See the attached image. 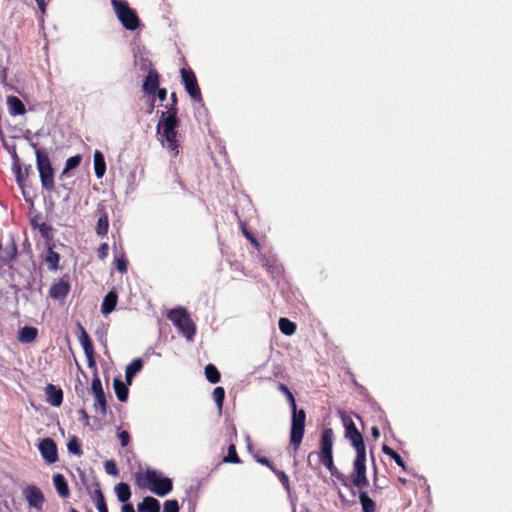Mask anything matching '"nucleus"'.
<instances>
[{
  "instance_id": "58836bf2",
  "label": "nucleus",
  "mask_w": 512,
  "mask_h": 512,
  "mask_svg": "<svg viewBox=\"0 0 512 512\" xmlns=\"http://www.w3.org/2000/svg\"><path fill=\"white\" fill-rule=\"evenodd\" d=\"M240 461L241 460L236 451V446L234 444H230L228 446L227 455L223 458V462L238 464V463H240Z\"/></svg>"
},
{
  "instance_id": "2f4dec72",
  "label": "nucleus",
  "mask_w": 512,
  "mask_h": 512,
  "mask_svg": "<svg viewBox=\"0 0 512 512\" xmlns=\"http://www.w3.org/2000/svg\"><path fill=\"white\" fill-rule=\"evenodd\" d=\"M280 331L287 336H291L296 331V324L290 321L288 318H280L278 322Z\"/></svg>"
},
{
  "instance_id": "052dcab7",
  "label": "nucleus",
  "mask_w": 512,
  "mask_h": 512,
  "mask_svg": "<svg viewBox=\"0 0 512 512\" xmlns=\"http://www.w3.org/2000/svg\"><path fill=\"white\" fill-rule=\"evenodd\" d=\"M35 1L37 2L38 7L40 8V10L42 12H44L45 11V7H46L45 1L44 0H35Z\"/></svg>"
},
{
  "instance_id": "a211bd4d",
  "label": "nucleus",
  "mask_w": 512,
  "mask_h": 512,
  "mask_svg": "<svg viewBox=\"0 0 512 512\" xmlns=\"http://www.w3.org/2000/svg\"><path fill=\"white\" fill-rule=\"evenodd\" d=\"M69 290V283L67 281L60 280L51 286L49 295L53 299H61L67 296Z\"/></svg>"
},
{
  "instance_id": "5701e85b",
  "label": "nucleus",
  "mask_w": 512,
  "mask_h": 512,
  "mask_svg": "<svg viewBox=\"0 0 512 512\" xmlns=\"http://www.w3.org/2000/svg\"><path fill=\"white\" fill-rule=\"evenodd\" d=\"M7 106L9 109V113L12 116L23 115L26 111L22 101L14 95H10L7 97Z\"/></svg>"
},
{
  "instance_id": "e433bc0d",
  "label": "nucleus",
  "mask_w": 512,
  "mask_h": 512,
  "mask_svg": "<svg viewBox=\"0 0 512 512\" xmlns=\"http://www.w3.org/2000/svg\"><path fill=\"white\" fill-rule=\"evenodd\" d=\"M59 259V253L53 251L51 248L47 251L46 262L48 264L49 270L54 271L58 268Z\"/></svg>"
},
{
  "instance_id": "393cba45",
  "label": "nucleus",
  "mask_w": 512,
  "mask_h": 512,
  "mask_svg": "<svg viewBox=\"0 0 512 512\" xmlns=\"http://www.w3.org/2000/svg\"><path fill=\"white\" fill-rule=\"evenodd\" d=\"M93 161H94L95 176L98 179H100L105 175V172H106V162H105L104 155L99 150H96L94 152Z\"/></svg>"
},
{
  "instance_id": "c85d7f7f",
  "label": "nucleus",
  "mask_w": 512,
  "mask_h": 512,
  "mask_svg": "<svg viewBox=\"0 0 512 512\" xmlns=\"http://www.w3.org/2000/svg\"><path fill=\"white\" fill-rule=\"evenodd\" d=\"M0 258L5 264L12 262L17 256V248L14 243L7 245L5 248H0Z\"/></svg>"
},
{
  "instance_id": "f8f14e48",
  "label": "nucleus",
  "mask_w": 512,
  "mask_h": 512,
  "mask_svg": "<svg viewBox=\"0 0 512 512\" xmlns=\"http://www.w3.org/2000/svg\"><path fill=\"white\" fill-rule=\"evenodd\" d=\"M97 214L99 215L95 232L98 236L104 237L108 233L109 229V218H108V212L106 211V205L104 202H100L97 205Z\"/></svg>"
},
{
  "instance_id": "7c9ffc66",
  "label": "nucleus",
  "mask_w": 512,
  "mask_h": 512,
  "mask_svg": "<svg viewBox=\"0 0 512 512\" xmlns=\"http://www.w3.org/2000/svg\"><path fill=\"white\" fill-rule=\"evenodd\" d=\"M341 419L343 426L345 427V437L357 436L361 434L349 416L342 414Z\"/></svg>"
},
{
  "instance_id": "b1692460",
  "label": "nucleus",
  "mask_w": 512,
  "mask_h": 512,
  "mask_svg": "<svg viewBox=\"0 0 512 512\" xmlns=\"http://www.w3.org/2000/svg\"><path fill=\"white\" fill-rule=\"evenodd\" d=\"M263 266L267 269L273 279L280 276L282 267L273 256L263 257Z\"/></svg>"
},
{
  "instance_id": "20e7f679",
  "label": "nucleus",
  "mask_w": 512,
  "mask_h": 512,
  "mask_svg": "<svg viewBox=\"0 0 512 512\" xmlns=\"http://www.w3.org/2000/svg\"><path fill=\"white\" fill-rule=\"evenodd\" d=\"M289 405L291 408V428L290 443L294 450H298L305 432L306 413L303 409H297L296 400L293 395H289Z\"/></svg>"
},
{
  "instance_id": "0e129e2a",
  "label": "nucleus",
  "mask_w": 512,
  "mask_h": 512,
  "mask_svg": "<svg viewBox=\"0 0 512 512\" xmlns=\"http://www.w3.org/2000/svg\"><path fill=\"white\" fill-rule=\"evenodd\" d=\"M46 229H48L47 225L42 224V226L40 227V231L43 233L44 231H46Z\"/></svg>"
},
{
  "instance_id": "680f3d73",
  "label": "nucleus",
  "mask_w": 512,
  "mask_h": 512,
  "mask_svg": "<svg viewBox=\"0 0 512 512\" xmlns=\"http://www.w3.org/2000/svg\"><path fill=\"white\" fill-rule=\"evenodd\" d=\"M153 109H154V99H152L147 112L152 113Z\"/></svg>"
},
{
  "instance_id": "e2e57ef3",
  "label": "nucleus",
  "mask_w": 512,
  "mask_h": 512,
  "mask_svg": "<svg viewBox=\"0 0 512 512\" xmlns=\"http://www.w3.org/2000/svg\"><path fill=\"white\" fill-rule=\"evenodd\" d=\"M314 454H315L314 452L309 453L308 458H307L309 464L311 463V459L314 456Z\"/></svg>"
},
{
  "instance_id": "7ed1b4c3",
  "label": "nucleus",
  "mask_w": 512,
  "mask_h": 512,
  "mask_svg": "<svg viewBox=\"0 0 512 512\" xmlns=\"http://www.w3.org/2000/svg\"><path fill=\"white\" fill-rule=\"evenodd\" d=\"M356 451V457L353 462V472L351 474V483L359 489L368 486L369 482L366 476V447L362 434L346 437Z\"/></svg>"
},
{
  "instance_id": "69168bd1",
  "label": "nucleus",
  "mask_w": 512,
  "mask_h": 512,
  "mask_svg": "<svg viewBox=\"0 0 512 512\" xmlns=\"http://www.w3.org/2000/svg\"><path fill=\"white\" fill-rule=\"evenodd\" d=\"M399 481H400L401 483H403V484H405V483H406V479H405V478H399Z\"/></svg>"
},
{
  "instance_id": "338daca9",
  "label": "nucleus",
  "mask_w": 512,
  "mask_h": 512,
  "mask_svg": "<svg viewBox=\"0 0 512 512\" xmlns=\"http://www.w3.org/2000/svg\"><path fill=\"white\" fill-rule=\"evenodd\" d=\"M31 146L34 148L35 151H36V149H38L36 143H31Z\"/></svg>"
},
{
  "instance_id": "aec40b11",
  "label": "nucleus",
  "mask_w": 512,
  "mask_h": 512,
  "mask_svg": "<svg viewBox=\"0 0 512 512\" xmlns=\"http://www.w3.org/2000/svg\"><path fill=\"white\" fill-rule=\"evenodd\" d=\"M53 484L61 498H67L70 495V489L65 477L62 474L53 475Z\"/></svg>"
},
{
  "instance_id": "2eb2a0df",
  "label": "nucleus",
  "mask_w": 512,
  "mask_h": 512,
  "mask_svg": "<svg viewBox=\"0 0 512 512\" xmlns=\"http://www.w3.org/2000/svg\"><path fill=\"white\" fill-rule=\"evenodd\" d=\"M45 394H46V400L50 405H52L54 407H58L62 404L63 392H62L61 388H59L53 384H48L45 388Z\"/></svg>"
},
{
  "instance_id": "774afa93",
  "label": "nucleus",
  "mask_w": 512,
  "mask_h": 512,
  "mask_svg": "<svg viewBox=\"0 0 512 512\" xmlns=\"http://www.w3.org/2000/svg\"><path fill=\"white\" fill-rule=\"evenodd\" d=\"M70 512H79V511H77V510H76V509H74V508H71V509H70Z\"/></svg>"
},
{
  "instance_id": "dca6fc26",
  "label": "nucleus",
  "mask_w": 512,
  "mask_h": 512,
  "mask_svg": "<svg viewBox=\"0 0 512 512\" xmlns=\"http://www.w3.org/2000/svg\"><path fill=\"white\" fill-rule=\"evenodd\" d=\"M146 94H153L159 88V74L155 69H150L142 85Z\"/></svg>"
},
{
  "instance_id": "4468645a",
  "label": "nucleus",
  "mask_w": 512,
  "mask_h": 512,
  "mask_svg": "<svg viewBox=\"0 0 512 512\" xmlns=\"http://www.w3.org/2000/svg\"><path fill=\"white\" fill-rule=\"evenodd\" d=\"M333 430L326 428L323 430L320 438V452L318 456L332 455L333 454Z\"/></svg>"
},
{
  "instance_id": "f03ea898",
  "label": "nucleus",
  "mask_w": 512,
  "mask_h": 512,
  "mask_svg": "<svg viewBox=\"0 0 512 512\" xmlns=\"http://www.w3.org/2000/svg\"><path fill=\"white\" fill-rule=\"evenodd\" d=\"M135 480L139 487L147 488L159 497L168 495L173 489L172 479L151 468H147L144 474L140 471L136 472Z\"/></svg>"
},
{
  "instance_id": "ea45409f",
  "label": "nucleus",
  "mask_w": 512,
  "mask_h": 512,
  "mask_svg": "<svg viewBox=\"0 0 512 512\" xmlns=\"http://www.w3.org/2000/svg\"><path fill=\"white\" fill-rule=\"evenodd\" d=\"M95 505L98 512H108V507L105 501L104 494L100 489L95 491Z\"/></svg>"
},
{
  "instance_id": "6ab92c4d",
  "label": "nucleus",
  "mask_w": 512,
  "mask_h": 512,
  "mask_svg": "<svg viewBox=\"0 0 512 512\" xmlns=\"http://www.w3.org/2000/svg\"><path fill=\"white\" fill-rule=\"evenodd\" d=\"M144 366V362L141 358H135L125 369V381L128 384H132L133 378L139 373Z\"/></svg>"
},
{
  "instance_id": "603ef678",
  "label": "nucleus",
  "mask_w": 512,
  "mask_h": 512,
  "mask_svg": "<svg viewBox=\"0 0 512 512\" xmlns=\"http://www.w3.org/2000/svg\"><path fill=\"white\" fill-rule=\"evenodd\" d=\"M79 420L82 421L85 425H89V415L84 409H80L79 412Z\"/></svg>"
},
{
  "instance_id": "c756f323",
  "label": "nucleus",
  "mask_w": 512,
  "mask_h": 512,
  "mask_svg": "<svg viewBox=\"0 0 512 512\" xmlns=\"http://www.w3.org/2000/svg\"><path fill=\"white\" fill-rule=\"evenodd\" d=\"M359 502L363 512H375L376 504L372 500L366 491H360Z\"/></svg>"
},
{
  "instance_id": "9d476101",
  "label": "nucleus",
  "mask_w": 512,
  "mask_h": 512,
  "mask_svg": "<svg viewBox=\"0 0 512 512\" xmlns=\"http://www.w3.org/2000/svg\"><path fill=\"white\" fill-rule=\"evenodd\" d=\"M38 449L47 463L53 464L58 460L57 445L52 438L47 437L42 439L38 444Z\"/></svg>"
},
{
  "instance_id": "3c124183",
  "label": "nucleus",
  "mask_w": 512,
  "mask_h": 512,
  "mask_svg": "<svg viewBox=\"0 0 512 512\" xmlns=\"http://www.w3.org/2000/svg\"><path fill=\"white\" fill-rule=\"evenodd\" d=\"M244 236L256 247H259V242L253 237L244 227L242 228Z\"/></svg>"
},
{
  "instance_id": "c9c22d12",
  "label": "nucleus",
  "mask_w": 512,
  "mask_h": 512,
  "mask_svg": "<svg viewBox=\"0 0 512 512\" xmlns=\"http://www.w3.org/2000/svg\"><path fill=\"white\" fill-rule=\"evenodd\" d=\"M382 452L385 455L390 456L395 461V463L398 466H400L403 470H406L405 463L399 453H397L395 450H393L391 447L387 445L382 446Z\"/></svg>"
},
{
  "instance_id": "412c9836",
  "label": "nucleus",
  "mask_w": 512,
  "mask_h": 512,
  "mask_svg": "<svg viewBox=\"0 0 512 512\" xmlns=\"http://www.w3.org/2000/svg\"><path fill=\"white\" fill-rule=\"evenodd\" d=\"M138 512H160L159 501L152 497L146 496L141 503L137 505Z\"/></svg>"
},
{
  "instance_id": "13d9d810",
  "label": "nucleus",
  "mask_w": 512,
  "mask_h": 512,
  "mask_svg": "<svg viewBox=\"0 0 512 512\" xmlns=\"http://www.w3.org/2000/svg\"><path fill=\"white\" fill-rule=\"evenodd\" d=\"M168 108L178 109L177 108V96H176V93H174V92L171 94V105Z\"/></svg>"
},
{
  "instance_id": "09e8293b",
  "label": "nucleus",
  "mask_w": 512,
  "mask_h": 512,
  "mask_svg": "<svg viewBox=\"0 0 512 512\" xmlns=\"http://www.w3.org/2000/svg\"><path fill=\"white\" fill-rule=\"evenodd\" d=\"M117 437L120 440L121 446L126 447L130 442V435L127 431H118Z\"/></svg>"
},
{
  "instance_id": "bf43d9fd",
  "label": "nucleus",
  "mask_w": 512,
  "mask_h": 512,
  "mask_svg": "<svg viewBox=\"0 0 512 512\" xmlns=\"http://www.w3.org/2000/svg\"><path fill=\"white\" fill-rule=\"evenodd\" d=\"M371 434H372L374 439H378L380 437V431H379L378 427L373 426L371 428Z\"/></svg>"
},
{
  "instance_id": "4d7b16f0",
  "label": "nucleus",
  "mask_w": 512,
  "mask_h": 512,
  "mask_svg": "<svg viewBox=\"0 0 512 512\" xmlns=\"http://www.w3.org/2000/svg\"><path fill=\"white\" fill-rule=\"evenodd\" d=\"M122 512H135L134 507L131 503H123Z\"/></svg>"
},
{
  "instance_id": "a18cd8bd",
  "label": "nucleus",
  "mask_w": 512,
  "mask_h": 512,
  "mask_svg": "<svg viewBox=\"0 0 512 512\" xmlns=\"http://www.w3.org/2000/svg\"><path fill=\"white\" fill-rule=\"evenodd\" d=\"M163 512H179L177 500H166L163 505Z\"/></svg>"
},
{
  "instance_id": "bb28decb",
  "label": "nucleus",
  "mask_w": 512,
  "mask_h": 512,
  "mask_svg": "<svg viewBox=\"0 0 512 512\" xmlns=\"http://www.w3.org/2000/svg\"><path fill=\"white\" fill-rule=\"evenodd\" d=\"M115 493L118 500L122 503H128L131 497V489L127 483L121 482L115 486Z\"/></svg>"
},
{
  "instance_id": "4c0bfd02",
  "label": "nucleus",
  "mask_w": 512,
  "mask_h": 512,
  "mask_svg": "<svg viewBox=\"0 0 512 512\" xmlns=\"http://www.w3.org/2000/svg\"><path fill=\"white\" fill-rule=\"evenodd\" d=\"M67 449L69 453L77 456H81L83 454L81 444L79 442V439L76 436H72L68 443H67Z\"/></svg>"
},
{
  "instance_id": "37998d69",
  "label": "nucleus",
  "mask_w": 512,
  "mask_h": 512,
  "mask_svg": "<svg viewBox=\"0 0 512 512\" xmlns=\"http://www.w3.org/2000/svg\"><path fill=\"white\" fill-rule=\"evenodd\" d=\"M13 172L15 174L17 183L21 185L23 183V181L25 180V177L22 173L21 166L18 163V157L16 155H15V159L13 162Z\"/></svg>"
},
{
  "instance_id": "864d4df0",
  "label": "nucleus",
  "mask_w": 512,
  "mask_h": 512,
  "mask_svg": "<svg viewBox=\"0 0 512 512\" xmlns=\"http://www.w3.org/2000/svg\"><path fill=\"white\" fill-rule=\"evenodd\" d=\"M256 460L258 463L269 467L272 471L275 469L272 462L267 457H257Z\"/></svg>"
},
{
  "instance_id": "5fc2aeb1",
  "label": "nucleus",
  "mask_w": 512,
  "mask_h": 512,
  "mask_svg": "<svg viewBox=\"0 0 512 512\" xmlns=\"http://www.w3.org/2000/svg\"><path fill=\"white\" fill-rule=\"evenodd\" d=\"M278 390L285 395V399H287L288 401H289V395H293L292 392L289 390V388L285 384L280 383L278 385Z\"/></svg>"
},
{
  "instance_id": "72a5a7b5",
  "label": "nucleus",
  "mask_w": 512,
  "mask_h": 512,
  "mask_svg": "<svg viewBox=\"0 0 512 512\" xmlns=\"http://www.w3.org/2000/svg\"><path fill=\"white\" fill-rule=\"evenodd\" d=\"M205 376L206 379L212 384H216L220 381V373L217 367L213 364H207L205 366Z\"/></svg>"
},
{
  "instance_id": "de8ad7c7",
  "label": "nucleus",
  "mask_w": 512,
  "mask_h": 512,
  "mask_svg": "<svg viewBox=\"0 0 512 512\" xmlns=\"http://www.w3.org/2000/svg\"><path fill=\"white\" fill-rule=\"evenodd\" d=\"M91 391L93 394H99L104 392L101 380L97 375L94 376V378L92 379Z\"/></svg>"
},
{
  "instance_id": "c03bdc74",
  "label": "nucleus",
  "mask_w": 512,
  "mask_h": 512,
  "mask_svg": "<svg viewBox=\"0 0 512 512\" xmlns=\"http://www.w3.org/2000/svg\"><path fill=\"white\" fill-rule=\"evenodd\" d=\"M104 469L105 472L111 476H117L119 473L116 462L114 460H107L104 463Z\"/></svg>"
},
{
  "instance_id": "6e6552de",
  "label": "nucleus",
  "mask_w": 512,
  "mask_h": 512,
  "mask_svg": "<svg viewBox=\"0 0 512 512\" xmlns=\"http://www.w3.org/2000/svg\"><path fill=\"white\" fill-rule=\"evenodd\" d=\"M180 73L186 92L193 101L201 103L202 95L194 72L190 69L182 68Z\"/></svg>"
},
{
  "instance_id": "f704fd0d",
  "label": "nucleus",
  "mask_w": 512,
  "mask_h": 512,
  "mask_svg": "<svg viewBox=\"0 0 512 512\" xmlns=\"http://www.w3.org/2000/svg\"><path fill=\"white\" fill-rule=\"evenodd\" d=\"M94 396H95L94 408L96 409V411H99V413L102 416H105L107 413V400H106L105 393L103 392V393H99V394H94Z\"/></svg>"
},
{
  "instance_id": "0eeeda50",
  "label": "nucleus",
  "mask_w": 512,
  "mask_h": 512,
  "mask_svg": "<svg viewBox=\"0 0 512 512\" xmlns=\"http://www.w3.org/2000/svg\"><path fill=\"white\" fill-rule=\"evenodd\" d=\"M36 167L42 188L48 192L54 191V169L45 150L36 149Z\"/></svg>"
},
{
  "instance_id": "9b49d317",
  "label": "nucleus",
  "mask_w": 512,
  "mask_h": 512,
  "mask_svg": "<svg viewBox=\"0 0 512 512\" xmlns=\"http://www.w3.org/2000/svg\"><path fill=\"white\" fill-rule=\"evenodd\" d=\"M78 326H79V330H80L79 342H80V344L83 348V351L85 353V356L87 358L88 366L90 368L95 367L96 361H95L94 348H93L92 341H91L88 333L84 329V327L81 324H79Z\"/></svg>"
},
{
  "instance_id": "39448f33",
  "label": "nucleus",
  "mask_w": 512,
  "mask_h": 512,
  "mask_svg": "<svg viewBox=\"0 0 512 512\" xmlns=\"http://www.w3.org/2000/svg\"><path fill=\"white\" fill-rule=\"evenodd\" d=\"M167 317L187 340H193L196 334V326L184 307L179 306L171 309Z\"/></svg>"
},
{
  "instance_id": "ddd939ff",
  "label": "nucleus",
  "mask_w": 512,
  "mask_h": 512,
  "mask_svg": "<svg viewBox=\"0 0 512 512\" xmlns=\"http://www.w3.org/2000/svg\"><path fill=\"white\" fill-rule=\"evenodd\" d=\"M319 459L323 463V465L329 470L332 476H335L345 487L351 488L348 478L345 475L341 474L335 467L333 462V454L319 456Z\"/></svg>"
},
{
  "instance_id": "6e6d98bb",
  "label": "nucleus",
  "mask_w": 512,
  "mask_h": 512,
  "mask_svg": "<svg viewBox=\"0 0 512 512\" xmlns=\"http://www.w3.org/2000/svg\"><path fill=\"white\" fill-rule=\"evenodd\" d=\"M157 98L160 101H165L167 98V90L165 88H158L156 91Z\"/></svg>"
},
{
  "instance_id": "1a4fd4ad",
  "label": "nucleus",
  "mask_w": 512,
  "mask_h": 512,
  "mask_svg": "<svg viewBox=\"0 0 512 512\" xmlns=\"http://www.w3.org/2000/svg\"><path fill=\"white\" fill-rule=\"evenodd\" d=\"M23 494L30 508H33L36 511L42 510L45 497L40 488L35 485H29L24 489Z\"/></svg>"
},
{
  "instance_id": "79ce46f5",
  "label": "nucleus",
  "mask_w": 512,
  "mask_h": 512,
  "mask_svg": "<svg viewBox=\"0 0 512 512\" xmlns=\"http://www.w3.org/2000/svg\"><path fill=\"white\" fill-rule=\"evenodd\" d=\"M225 398V390L223 387H216L213 390V399L218 407V410L221 411L223 407V402Z\"/></svg>"
},
{
  "instance_id": "49530a36",
  "label": "nucleus",
  "mask_w": 512,
  "mask_h": 512,
  "mask_svg": "<svg viewBox=\"0 0 512 512\" xmlns=\"http://www.w3.org/2000/svg\"><path fill=\"white\" fill-rule=\"evenodd\" d=\"M273 472L277 475L278 479L280 480L281 484L285 488V490L289 491V478L287 474L284 471L273 469Z\"/></svg>"
},
{
  "instance_id": "423d86ee",
  "label": "nucleus",
  "mask_w": 512,
  "mask_h": 512,
  "mask_svg": "<svg viewBox=\"0 0 512 512\" xmlns=\"http://www.w3.org/2000/svg\"><path fill=\"white\" fill-rule=\"evenodd\" d=\"M114 13L122 24L129 31H135L140 26V19L135 9L131 8L128 2L122 0H111Z\"/></svg>"
},
{
  "instance_id": "473e14b6",
  "label": "nucleus",
  "mask_w": 512,
  "mask_h": 512,
  "mask_svg": "<svg viewBox=\"0 0 512 512\" xmlns=\"http://www.w3.org/2000/svg\"><path fill=\"white\" fill-rule=\"evenodd\" d=\"M135 66L143 71V72H149L152 68V63L149 61V59L144 56L142 53H136L135 54V60H134Z\"/></svg>"
},
{
  "instance_id": "8fccbe9b",
  "label": "nucleus",
  "mask_w": 512,
  "mask_h": 512,
  "mask_svg": "<svg viewBox=\"0 0 512 512\" xmlns=\"http://www.w3.org/2000/svg\"><path fill=\"white\" fill-rule=\"evenodd\" d=\"M108 251H109L108 243H102L97 250V255H98L99 259L104 260L108 256Z\"/></svg>"
},
{
  "instance_id": "f3484780",
  "label": "nucleus",
  "mask_w": 512,
  "mask_h": 512,
  "mask_svg": "<svg viewBox=\"0 0 512 512\" xmlns=\"http://www.w3.org/2000/svg\"><path fill=\"white\" fill-rule=\"evenodd\" d=\"M118 301V294L115 289L110 290L104 297L101 304V313L108 315L113 312L116 308Z\"/></svg>"
},
{
  "instance_id": "a878e982",
  "label": "nucleus",
  "mask_w": 512,
  "mask_h": 512,
  "mask_svg": "<svg viewBox=\"0 0 512 512\" xmlns=\"http://www.w3.org/2000/svg\"><path fill=\"white\" fill-rule=\"evenodd\" d=\"M38 335V330L32 326H24L18 332V340L21 343H31Z\"/></svg>"
},
{
  "instance_id": "cd10ccee",
  "label": "nucleus",
  "mask_w": 512,
  "mask_h": 512,
  "mask_svg": "<svg viewBox=\"0 0 512 512\" xmlns=\"http://www.w3.org/2000/svg\"><path fill=\"white\" fill-rule=\"evenodd\" d=\"M81 160L82 157L79 154L69 157L65 162V167L61 172L59 178L64 179L65 177H67L71 170L76 169L80 165Z\"/></svg>"
},
{
  "instance_id": "f257e3e1",
  "label": "nucleus",
  "mask_w": 512,
  "mask_h": 512,
  "mask_svg": "<svg viewBox=\"0 0 512 512\" xmlns=\"http://www.w3.org/2000/svg\"><path fill=\"white\" fill-rule=\"evenodd\" d=\"M177 115L178 109L168 108L167 111L161 112L156 127V132L162 145L174 156L178 154L177 128L179 127V119Z\"/></svg>"
},
{
  "instance_id": "4be33fe9",
  "label": "nucleus",
  "mask_w": 512,
  "mask_h": 512,
  "mask_svg": "<svg viewBox=\"0 0 512 512\" xmlns=\"http://www.w3.org/2000/svg\"><path fill=\"white\" fill-rule=\"evenodd\" d=\"M130 385L131 384H128V382H126V381L123 382L119 378L114 379L113 387L115 390L116 397L120 402H126L128 400V395H129L128 386H130Z\"/></svg>"
},
{
  "instance_id": "a19ab883",
  "label": "nucleus",
  "mask_w": 512,
  "mask_h": 512,
  "mask_svg": "<svg viewBox=\"0 0 512 512\" xmlns=\"http://www.w3.org/2000/svg\"><path fill=\"white\" fill-rule=\"evenodd\" d=\"M114 264H115V268L117 269L118 272H120L122 274L127 272L128 262L125 258V254L123 252L121 253V255L115 254Z\"/></svg>"
}]
</instances>
